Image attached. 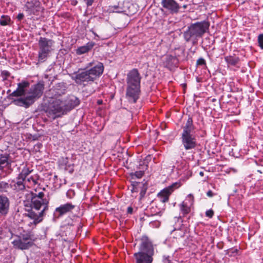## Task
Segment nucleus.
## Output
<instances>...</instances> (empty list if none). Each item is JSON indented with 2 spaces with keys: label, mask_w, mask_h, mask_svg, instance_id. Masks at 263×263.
<instances>
[{
  "label": "nucleus",
  "mask_w": 263,
  "mask_h": 263,
  "mask_svg": "<svg viewBox=\"0 0 263 263\" xmlns=\"http://www.w3.org/2000/svg\"><path fill=\"white\" fill-rule=\"evenodd\" d=\"M127 6L124 5V3H118L117 5H114L110 6L109 7V10L110 12H116V13H122L126 12V8Z\"/></svg>",
  "instance_id": "27"
},
{
  "label": "nucleus",
  "mask_w": 263,
  "mask_h": 263,
  "mask_svg": "<svg viewBox=\"0 0 263 263\" xmlns=\"http://www.w3.org/2000/svg\"><path fill=\"white\" fill-rule=\"evenodd\" d=\"M86 68L93 82L100 77L104 71L103 64L99 62H90L87 64Z\"/></svg>",
  "instance_id": "8"
},
{
  "label": "nucleus",
  "mask_w": 263,
  "mask_h": 263,
  "mask_svg": "<svg viewBox=\"0 0 263 263\" xmlns=\"http://www.w3.org/2000/svg\"><path fill=\"white\" fill-rule=\"evenodd\" d=\"M258 43L259 47L263 49V33L260 34L258 36Z\"/></svg>",
  "instance_id": "37"
},
{
  "label": "nucleus",
  "mask_w": 263,
  "mask_h": 263,
  "mask_svg": "<svg viewBox=\"0 0 263 263\" xmlns=\"http://www.w3.org/2000/svg\"><path fill=\"white\" fill-rule=\"evenodd\" d=\"M180 186V184L175 182L171 185L168 186L162 190L158 194V197L162 203H165L168 201L170 195L173 193L175 189L178 188Z\"/></svg>",
  "instance_id": "13"
},
{
  "label": "nucleus",
  "mask_w": 263,
  "mask_h": 263,
  "mask_svg": "<svg viewBox=\"0 0 263 263\" xmlns=\"http://www.w3.org/2000/svg\"><path fill=\"white\" fill-rule=\"evenodd\" d=\"M26 187H29L26 184V180L18 176L10 182V188L14 193H23L26 190Z\"/></svg>",
  "instance_id": "14"
},
{
  "label": "nucleus",
  "mask_w": 263,
  "mask_h": 263,
  "mask_svg": "<svg viewBox=\"0 0 263 263\" xmlns=\"http://www.w3.org/2000/svg\"><path fill=\"white\" fill-rule=\"evenodd\" d=\"M43 192L37 194L33 193L30 194V201H25L24 206L27 213L26 215L33 220L30 224L35 226L41 222L44 216V212L48 209L49 201L44 198Z\"/></svg>",
  "instance_id": "2"
},
{
  "label": "nucleus",
  "mask_w": 263,
  "mask_h": 263,
  "mask_svg": "<svg viewBox=\"0 0 263 263\" xmlns=\"http://www.w3.org/2000/svg\"><path fill=\"white\" fill-rule=\"evenodd\" d=\"M12 244L15 248L21 250L28 249L33 245L32 241L23 240L22 238L19 237L12 241Z\"/></svg>",
  "instance_id": "21"
},
{
  "label": "nucleus",
  "mask_w": 263,
  "mask_h": 263,
  "mask_svg": "<svg viewBox=\"0 0 263 263\" xmlns=\"http://www.w3.org/2000/svg\"><path fill=\"white\" fill-rule=\"evenodd\" d=\"M153 256L154 255L143 252H138L134 254L135 263H153Z\"/></svg>",
  "instance_id": "18"
},
{
  "label": "nucleus",
  "mask_w": 263,
  "mask_h": 263,
  "mask_svg": "<svg viewBox=\"0 0 263 263\" xmlns=\"http://www.w3.org/2000/svg\"><path fill=\"white\" fill-rule=\"evenodd\" d=\"M165 63L166 67L171 69L174 67L177 66L178 60L176 57L167 55L166 58Z\"/></svg>",
  "instance_id": "28"
},
{
  "label": "nucleus",
  "mask_w": 263,
  "mask_h": 263,
  "mask_svg": "<svg viewBox=\"0 0 263 263\" xmlns=\"http://www.w3.org/2000/svg\"><path fill=\"white\" fill-rule=\"evenodd\" d=\"M24 14L22 13H20L18 14L16 18L18 21H21L24 18Z\"/></svg>",
  "instance_id": "43"
},
{
  "label": "nucleus",
  "mask_w": 263,
  "mask_h": 263,
  "mask_svg": "<svg viewBox=\"0 0 263 263\" xmlns=\"http://www.w3.org/2000/svg\"><path fill=\"white\" fill-rule=\"evenodd\" d=\"M183 8V9H185L187 7V5L186 4L183 5L182 6H181V8Z\"/></svg>",
  "instance_id": "46"
},
{
  "label": "nucleus",
  "mask_w": 263,
  "mask_h": 263,
  "mask_svg": "<svg viewBox=\"0 0 263 263\" xmlns=\"http://www.w3.org/2000/svg\"><path fill=\"white\" fill-rule=\"evenodd\" d=\"M237 252H238V250L237 249H235V250H234V251H232V253H237Z\"/></svg>",
  "instance_id": "48"
},
{
  "label": "nucleus",
  "mask_w": 263,
  "mask_h": 263,
  "mask_svg": "<svg viewBox=\"0 0 263 263\" xmlns=\"http://www.w3.org/2000/svg\"><path fill=\"white\" fill-rule=\"evenodd\" d=\"M54 42L53 40L46 37H40L38 41V62L43 63L46 61L53 50Z\"/></svg>",
  "instance_id": "7"
},
{
  "label": "nucleus",
  "mask_w": 263,
  "mask_h": 263,
  "mask_svg": "<svg viewBox=\"0 0 263 263\" xmlns=\"http://www.w3.org/2000/svg\"><path fill=\"white\" fill-rule=\"evenodd\" d=\"M186 233V229L184 227L179 229L175 228L172 232L171 234L173 236L174 238L179 239L184 237Z\"/></svg>",
  "instance_id": "29"
},
{
  "label": "nucleus",
  "mask_w": 263,
  "mask_h": 263,
  "mask_svg": "<svg viewBox=\"0 0 263 263\" xmlns=\"http://www.w3.org/2000/svg\"><path fill=\"white\" fill-rule=\"evenodd\" d=\"M132 186V192H140V200H141L144 197L147 190L148 184L147 182L145 180H143L142 182H135L133 183Z\"/></svg>",
  "instance_id": "19"
},
{
  "label": "nucleus",
  "mask_w": 263,
  "mask_h": 263,
  "mask_svg": "<svg viewBox=\"0 0 263 263\" xmlns=\"http://www.w3.org/2000/svg\"><path fill=\"white\" fill-rule=\"evenodd\" d=\"M194 201L193 195L190 194L187 195L185 200L179 205L180 212L184 216L190 213L191 207L194 204Z\"/></svg>",
  "instance_id": "16"
},
{
  "label": "nucleus",
  "mask_w": 263,
  "mask_h": 263,
  "mask_svg": "<svg viewBox=\"0 0 263 263\" xmlns=\"http://www.w3.org/2000/svg\"><path fill=\"white\" fill-rule=\"evenodd\" d=\"M95 45V43L92 42H88L86 45L78 47L76 50V53L78 55H81L87 53Z\"/></svg>",
  "instance_id": "25"
},
{
  "label": "nucleus",
  "mask_w": 263,
  "mask_h": 263,
  "mask_svg": "<svg viewBox=\"0 0 263 263\" xmlns=\"http://www.w3.org/2000/svg\"><path fill=\"white\" fill-rule=\"evenodd\" d=\"M154 255V247L152 240L146 236H143L140 239L139 251Z\"/></svg>",
  "instance_id": "9"
},
{
  "label": "nucleus",
  "mask_w": 263,
  "mask_h": 263,
  "mask_svg": "<svg viewBox=\"0 0 263 263\" xmlns=\"http://www.w3.org/2000/svg\"><path fill=\"white\" fill-rule=\"evenodd\" d=\"M17 237L22 238V240L24 241H32L33 245H34V242L36 239V237L35 236L34 233L30 231H24L20 233V235L17 236Z\"/></svg>",
  "instance_id": "24"
},
{
  "label": "nucleus",
  "mask_w": 263,
  "mask_h": 263,
  "mask_svg": "<svg viewBox=\"0 0 263 263\" xmlns=\"http://www.w3.org/2000/svg\"><path fill=\"white\" fill-rule=\"evenodd\" d=\"M73 79L77 84L79 85L83 84L85 85V83H88L93 82L86 68L82 70H79L75 73Z\"/></svg>",
  "instance_id": "12"
},
{
  "label": "nucleus",
  "mask_w": 263,
  "mask_h": 263,
  "mask_svg": "<svg viewBox=\"0 0 263 263\" xmlns=\"http://www.w3.org/2000/svg\"><path fill=\"white\" fill-rule=\"evenodd\" d=\"M24 8L26 12L30 15H38L42 10L41 3L38 0H31L27 2Z\"/></svg>",
  "instance_id": "10"
},
{
  "label": "nucleus",
  "mask_w": 263,
  "mask_h": 263,
  "mask_svg": "<svg viewBox=\"0 0 263 263\" xmlns=\"http://www.w3.org/2000/svg\"><path fill=\"white\" fill-rule=\"evenodd\" d=\"M162 261L163 263H172L169 256H163Z\"/></svg>",
  "instance_id": "40"
},
{
  "label": "nucleus",
  "mask_w": 263,
  "mask_h": 263,
  "mask_svg": "<svg viewBox=\"0 0 263 263\" xmlns=\"http://www.w3.org/2000/svg\"><path fill=\"white\" fill-rule=\"evenodd\" d=\"M9 188H10V183L4 181H0V192H7Z\"/></svg>",
  "instance_id": "33"
},
{
  "label": "nucleus",
  "mask_w": 263,
  "mask_h": 263,
  "mask_svg": "<svg viewBox=\"0 0 263 263\" xmlns=\"http://www.w3.org/2000/svg\"><path fill=\"white\" fill-rule=\"evenodd\" d=\"M206 195L209 197H211H211H213V196L214 195V194L213 193V192L211 190H209V191L207 192Z\"/></svg>",
  "instance_id": "44"
},
{
  "label": "nucleus",
  "mask_w": 263,
  "mask_h": 263,
  "mask_svg": "<svg viewBox=\"0 0 263 263\" xmlns=\"http://www.w3.org/2000/svg\"><path fill=\"white\" fill-rule=\"evenodd\" d=\"M63 101L67 113L80 103L79 99L73 96L69 98L67 100H63Z\"/></svg>",
  "instance_id": "22"
},
{
  "label": "nucleus",
  "mask_w": 263,
  "mask_h": 263,
  "mask_svg": "<svg viewBox=\"0 0 263 263\" xmlns=\"http://www.w3.org/2000/svg\"><path fill=\"white\" fill-rule=\"evenodd\" d=\"M75 196V192L73 190H69L66 193V196L69 199L72 198Z\"/></svg>",
  "instance_id": "36"
},
{
  "label": "nucleus",
  "mask_w": 263,
  "mask_h": 263,
  "mask_svg": "<svg viewBox=\"0 0 263 263\" xmlns=\"http://www.w3.org/2000/svg\"><path fill=\"white\" fill-rule=\"evenodd\" d=\"M210 24L205 21L191 24L183 32V37L187 42H191L193 45L197 44L199 38L209 29Z\"/></svg>",
  "instance_id": "4"
},
{
  "label": "nucleus",
  "mask_w": 263,
  "mask_h": 263,
  "mask_svg": "<svg viewBox=\"0 0 263 263\" xmlns=\"http://www.w3.org/2000/svg\"><path fill=\"white\" fill-rule=\"evenodd\" d=\"M196 64L197 65H205L206 62L203 58H200L197 61Z\"/></svg>",
  "instance_id": "39"
},
{
  "label": "nucleus",
  "mask_w": 263,
  "mask_h": 263,
  "mask_svg": "<svg viewBox=\"0 0 263 263\" xmlns=\"http://www.w3.org/2000/svg\"><path fill=\"white\" fill-rule=\"evenodd\" d=\"M162 7L171 14H177L179 12L181 6L176 0H161Z\"/></svg>",
  "instance_id": "11"
},
{
  "label": "nucleus",
  "mask_w": 263,
  "mask_h": 263,
  "mask_svg": "<svg viewBox=\"0 0 263 263\" xmlns=\"http://www.w3.org/2000/svg\"><path fill=\"white\" fill-rule=\"evenodd\" d=\"M199 175L201 176H203L204 175V173L203 172H200L199 173Z\"/></svg>",
  "instance_id": "47"
},
{
  "label": "nucleus",
  "mask_w": 263,
  "mask_h": 263,
  "mask_svg": "<svg viewBox=\"0 0 263 263\" xmlns=\"http://www.w3.org/2000/svg\"><path fill=\"white\" fill-rule=\"evenodd\" d=\"M102 101H100V100H99V101H98V103H99V104H101V103H102Z\"/></svg>",
  "instance_id": "49"
},
{
  "label": "nucleus",
  "mask_w": 263,
  "mask_h": 263,
  "mask_svg": "<svg viewBox=\"0 0 263 263\" xmlns=\"http://www.w3.org/2000/svg\"><path fill=\"white\" fill-rule=\"evenodd\" d=\"M164 211L163 208H160L158 207L157 205L152 204L151 207H147L146 209V214L151 216L159 215L161 216Z\"/></svg>",
  "instance_id": "23"
},
{
  "label": "nucleus",
  "mask_w": 263,
  "mask_h": 263,
  "mask_svg": "<svg viewBox=\"0 0 263 263\" xmlns=\"http://www.w3.org/2000/svg\"><path fill=\"white\" fill-rule=\"evenodd\" d=\"M27 181L28 182L32 183V185H35L37 183L36 180L33 176H30V177L28 178L27 179Z\"/></svg>",
  "instance_id": "38"
},
{
  "label": "nucleus",
  "mask_w": 263,
  "mask_h": 263,
  "mask_svg": "<svg viewBox=\"0 0 263 263\" xmlns=\"http://www.w3.org/2000/svg\"><path fill=\"white\" fill-rule=\"evenodd\" d=\"M258 172H259L260 173H262V172L259 170H258Z\"/></svg>",
  "instance_id": "50"
},
{
  "label": "nucleus",
  "mask_w": 263,
  "mask_h": 263,
  "mask_svg": "<svg viewBox=\"0 0 263 263\" xmlns=\"http://www.w3.org/2000/svg\"><path fill=\"white\" fill-rule=\"evenodd\" d=\"M224 59L228 64L232 66H235L239 61V58L238 57L234 56H227Z\"/></svg>",
  "instance_id": "30"
},
{
  "label": "nucleus",
  "mask_w": 263,
  "mask_h": 263,
  "mask_svg": "<svg viewBox=\"0 0 263 263\" xmlns=\"http://www.w3.org/2000/svg\"><path fill=\"white\" fill-rule=\"evenodd\" d=\"M195 130L193 119L189 117L185 125L182 127L181 137L182 144L186 151L194 149L198 145Z\"/></svg>",
  "instance_id": "5"
},
{
  "label": "nucleus",
  "mask_w": 263,
  "mask_h": 263,
  "mask_svg": "<svg viewBox=\"0 0 263 263\" xmlns=\"http://www.w3.org/2000/svg\"><path fill=\"white\" fill-rule=\"evenodd\" d=\"M9 154H2L0 155V171H3L4 168L11 164Z\"/></svg>",
  "instance_id": "26"
},
{
  "label": "nucleus",
  "mask_w": 263,
  "mask_h": 263,
  "mask_svg": "<svg viewBox=\"0 0 263 263\" xmlns=\"http://www.w3.org/2000/svg\"><path fill=\"white\" fill-rule=\"evenodd\" d=\"M144 173V171H136L135 173H132L131 175H132L133 178H134V177H135L137 178H140L143 176Z\"/></svg>",
  "instance_id": "34"
},
{
  "label": "nucleus",
  "mask_w": 263,
  "mask_h": 263,
  "mask_svg": "<svg viewBox=\"0 0 263 263\" xmlns=\"http://www.w3.org/2000/svg\"><path fill=\"white\" fill-rule=\"evenodd\" d=\"M127 212L128 214H132L133 213V209L132 206H129L127 208Z\"/></svg>",
  "instance_id": "45"
},
{
  "label": "nucleus",
  "mask_w": 263,
  "mask_h": 263,
  "mask_svg": "<svg viewBox=\"0 0 263 263\" xmlns=\"http://www.w3.org/2000/svg\"><path fill=\"white\" fill-rule=\"evenodd\" d=\"M87 7L91 6L96 0H83Z\"/></svg>",
  "instance_id": "42"
},
{
  "label": "nucleus",
  "mask_w": 263,
  "mask_h": 263,
  "mask_svg": "<svg viewBox=\"0 0 263 263\" xmlns=\"http://www.w3.org/2000/svg\"><path fill=\"white\" fill-rule=\"evenodd\" d=\"M75 207L74 205L70 202L61 204L55 209L54 214L58 218H60L69 212H71Z\"/></svg>",
  "instance_id": "17"
},
{
  "label": "nucleus",
  "mask_w": 263,
  "mask_h": 263,
  "mask_svg": "<svg viewBox=\"0 0 263 263\" xmlns=\"http://www.w3.org/2000/svg\"><path fill=\"white\" fill-rule=\"evenodd\" d=\"M46 112L47 116L52 119L61 117L67 114L64 102L61 99H51Z\"/></svg>",
  "instance_id": "6"
},
{
  "label": "nucleus",
  "mask_w": 263,
  "mask_h": 263,
  "mask_svg": "<svg viewBox=\"0 0 263 263\" xmlns=\"http://www.w3.org/2000/svg\"><path fill=\"white\" fill-rule=\"evenodd\" d=\"M10 72L7 70H3L1 72V76L3 79V80H6L10 76Z\"/></svg>",
  "instance_id": "35"
},
{
  "label": "nucleus",
  "mask_w": 263,
  "mask_h": 263,
  "mask_svg": "<svg viewBox=\"0 0 263 263\" xmlns=\"http://www.w3.org/2000/svg\"><path fill=\"white\" fill-rule=\"evenodd\" d=\"M66 86L64 83L57 84L49 90V97L51 99H61V96L66 93Z\"/></svg>",
  "instance_id": "15"
},
{
  "label": "nucleus",
  "mask_w": 263,
  "mask_h": 263,
  "mask_svg": "<svg viewBox=\"0 0 263 263\" xmlns=\"http://www.w3.org/2000/svg\"><path fill=\"white\" fill-rule=\"evenodd\" d=\"M33 171V170H30L28 167H24L22 171L18 175V176L20 178L26 180L27 177Z\"/></svg>",
  "instance_id": "31"
},
{
  "label": "nucleus",
  "mask_w": 263,
  "mask_h": 263,
  "mask_svg": "<svg viewBox=\"0 0 263 263\" xmlns=\"http://www.w3.org/2000/svg\"><path fill=\"white\" fill-rule=\"evenodd\" d=\"M10 201L8 198L4 195H0V215L6 216L9 212Z\"/></svg>",
  "instance_id": "20"
},
{
  "label": "nucleus",
  "mask_w": 263,
  "mask_h": 263,
  "mask_svg": "<svg viewBox=\"0 0 263 263\" xmlns=\"http://www.w3.org/2000/svg\"><path fill=\"white\" fill-rule=\"evenodd\" d=\"M141 77L137 69L134 68L127 74L126 98L131 103H135L139 98Z\"/></svg>",
  "instance_id": "3"
},
{
  "label": "nucleus",
  "mask_w": 263,
  "mask_h": 263,
  "mask_svg": "<svg viewBox=\"0 0 263 263\" xmlns=\"http://www.w3.org/2000/svg\"><path fill=\"white\" fill-rule=\"evenodd\" d=\"M11 18L8 15H3L0 18V25L2 26H6L10 25Z\"/></svg>",
  "instance_id": "32"
},
{
  "label": "nucleus",
  "mask_w": 263,
  "mask_h": 263,
  "mask_svg": "<svg viewBox=\"0 0 263 263\" xmlns=\"http://www.w3.org/2000/svg\"><path fill=\"white\" fill-rule=\"evenodd\" d=\"M29 86V83L26 81L18 84L17 89L9 95V98L12 100V103L27 108L41 97L44 89L43 81L32 85L29 90L26 91Z\"/></svg>",
  "instance_id": "1"
},
{
  "label": "nucleus",
  "mask_w": 263,
  "mask_h": 263,
  "mask_svg": "<svg viewBox=\"0 0 263 263\" xmlns=\"http://www.w3.org/2000/svg\"><path fill=\"white\" fill-rule=\"evenodd\" d=\"M213 215H214V211L212 209L207 210L205 212L206 216L208 217L209 218H212L213 216Z\"/></svg>",
  "instance_id": "41"
}]
</instances>
